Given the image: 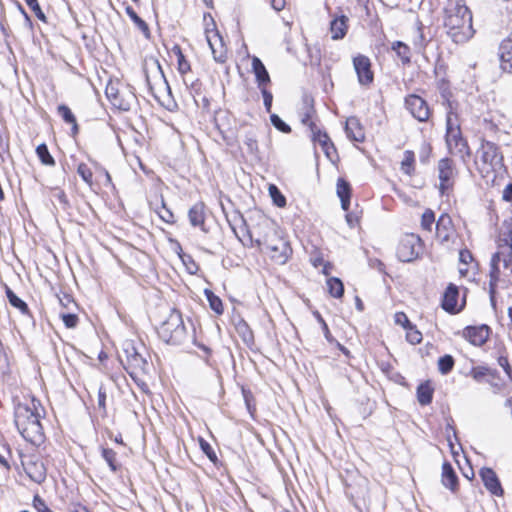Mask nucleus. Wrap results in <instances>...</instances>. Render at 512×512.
Returning <instances> with one entry per match:
<instances>
[{
    "mask_svg": "<svg viewBox=\"0 0 512 512\" xmlns=\"http://www.w3.org/2000/svg\"><path fill=\"white\" fill-rule=\"evenodd\" d=\"M406 108L420 122L427 121L430 116L429 107L424 99L417 95H409L405 99Z\"/></svg>",
    "mask_w": 512,
    "mask_h": 512,
    "instance_id": "9d476101",
    "label": "nucleus"
},
{
    "mask_svg": "<svg viewBox=\"0 0 512 512\" xmlns=\"http://www.w3.org/2000/svg\"><path fill=\"white\" fill-rule=\"evenodd\" d=\"M337 195L341 200V206L343 210H348L350 204V186L343 180L338 179L337 182Z\"/></svg>",
    "mask_w": 512,
    "mask_h": 512,
    "instance_id": "a878e982",
    "label": "nucleus"
},
{
    "mask_svg": "<svg viewBox=\"0 0 512 512\" xmlns=\"http://www.w3.org/2000/svg\"><path fill=\"white\" fill-rule=\"evenodd\" d=\"M252 70L255 74L259 88L265 87L268 83H270V76L264 64L256 56L252 58Z\"/></svg>",
    "mask_w": 512,
    "mask_h": 512,
    "instance_id": "aec40b11",
    "label": "nucleus"
},
{
    "mask_svg": "<svg viewBox=\"0 0 512 512\" xmlns=\"http://www.w3.org/2000/svg\"><path fill=\"white\" fill-rule=\"evenodd\" d=\"M454 235L452 220L449 215L442 214L436 223V236L442 243H448Z\"/></svg>",
    "mask_w": 512,
    "mask_h": 512,
    "instance_id": "ddd939ff",
    "label": "nucleus"
},
{
    "mask_svg": "<svg viewBox=\"0 0 512 512\" xmlns=\"http://www.w3.org/2000/svg\"><path fill=\"white\" fill-rule=\"evenodd\" d=\"M459 259L462 263L468 264L472 260V254L468 250H461L459 253Z\"/></svg>",
    "mask_w": 512,
    "mask_h": 512,
    "instance_id": "864d4df0",
    "label": "nucleus"
},
{
    "mask_svg": "<svg viewBox=\"0 0 512 512\" xmlns=\"http://www.w3.org/2000/svg\"><path fill=\"white\" fill-rule=\"evenodd\" d=\"M503 156L496 144L483 141L477 151L476 165L483 177L494 178V173L501 169Z\"/></svg>",
    "mask_w": 512,
    "mask_h": 512,
    "instance_id": "39448f33",
    "label": "nucleus"
},
{
    "mask_svg": "<svg viewBox=\"0 0 512 512\" xmlns=\"http://www.w3.org/2000/svg\"><path fill=\"white\" fill-rule=\"evenodd\" d=\"M189 221L193 226H199L203 231H205L204 228V204L203 203H196L194 204L188 213Z\"/></svg>",
    "mask_w": 512,
    "mask_h": 512,
    "instance_id": "b1692460",
    "label": "nucleus"
},
{
    "mask_svg": "<svg viewBox=\"0 0 512 512\" xmlns=\"http://www.w3.org/2000/svg\"><path fill=\"white\" fill-rule=\"evenodd\" d=\"M261 90V93H262V96H263V100H264V105L267 109V111H270L271 109V106H272V100H273V96L272 94L266 89V86L265 87H262L260 88Z\"/></svg>",
    "mask_w": 512,
    "mask_h": 512,
    "instance_id": "8fccbe9b",
    "label": "nucleus"
},
{
    "mask_svg": "<svg viewBox=\"0 0 512 512\" xmlns=\"http://www.w3.org/2000/svg\"><path fill=\"white\" fill-rule=\"evenodd\" d=\"M500 67L503 71L512 73V37L504 39L499 46Z\"/></svg>",
    "mask_w": 512,
    "mask_h": 512,
    "instance_id": "2eb2a0df",
    "label": "nucleus"
},
{
    "mask_svg": "<svg viewBox=\"0 0 512 512\" xmlns=\"http://www.w3.org/2000/svg\"><path fill=\"white\" fill-rule=\"evenodd\" d=\"M489 333L487 325L468 326L463 330V337L475 346H482L488 340Z\"/></svg>",
    "mask_w": 512,
    "mask_h": 512,
    "instance_id": "f8f14e48",
    "label": "nucleus"
},
{
    "mask_svg": "<svg viewBox=\"0 0 512 512\" xmlns=\"http://www.w3.org/2000/svg\"><path fill=\"white\" fill-rule=\"evenodd\" d=\"M406 339L413 345L419 344L422 341V333L412 324L406 329Z\"/></svg>",
    "mask_w": 512,
    "mask_h": 512,
    "instance_id": "4c0bfd02",
    "label": "nucleus"
},
{
    "mask_svg": "<svg viewBox=\"0 0 512 512\" xmlns=\"http://www.w3.org/2000/svg\"><path fill=\"white\" fill-rule=\"evenodd\" d=\"M442 483L452 491L456 489L458 484V478L452 466L448 462H445L442 465Z\"/></svg>",
    "mask_w": 512,
    "mask_h": 512,
    "instance_id": "393cba45",
    "label": "nucleus"
},
{
    "mask_svg": "<svg viewBox=\"0 0 512 512\" xmlns=\"http://www.w3.org/2000/svg\"><path fill=\"white\" fill-rule=\"evenodd\" d=\"M438 172L440 180L439 189L441 194H444L445 191L450 187V180L454 175V169L451 160L447 158L441 159L438 163Z\"/></svg>",
    "mask_w": 512,
    "mask_h": 512,
    "instance_id": "4468645a",
    "label": "nucleus"
},
{
    "mask_svg": "<svg viewBox=\"0 0 512 512\" xmlns=\"http://www.w3.org/2000/svg\"><path fill=\"white\" fill-rule=\"evenodd\" d=\"M453 366H454V360H453L452 356H450V355H445V356L441 357L438 361L439 370L443 374H447L448 372H450L452 370Z\"/></svg>",
    "mask_w": 512,
    "mask_h": 512,
    "instance_id": "a19ab883",
    "label": "nucleus"
},
{
    "mask_svg": "<svg viewBox=\"0 0 512 512\" xmlns=\"http://www.w3.org/2000/svg\"><path fill=\"white\" fill-rule=\"evenodd\" d=\"M421 251V239L416 234H406L399 241L397 256L400 261L410 262L416 259Z\"/></svg>",
    "mask_w": 512,
    "mask_h": 512,
    "instance_id": "6e6552de",
    "label": "nucleus"
},
{
    "mask_svg": "<svg viewBox=\"0 0 512 512\" xmlns=\"http://www.w3.org/2000/svg\"><path fill=\"white\" fill-rule=\"evenodd\" d=\"M499 364H500V366H502L505 369L507 374L510 373L509 372L510 366H509L508 360L506 358H500L499 359Z\"/></svg>",
    "mask_w": 512,
    "mask_h": 512,
    "instance_id": "680f3d73",
    "label": "nucleus"
},
{
    "mask_svg": "<svg viewBox=\"0 0 512 512\" xmlns=\"http://www.w3.org/2000/svg\"><path fill=\"white\" fill-rule=\"evenodd\" d=\"M207 42L213 54L215 61L224 63L226 61V49L222 43V39L217 32H213L212 35L207 34Z\"/></svg>",
    "mask_w": 512,
    "mask_h": 512,
    "instance_id": "dca6fc26",
    "label": "nucleus"
},
{
    "mask_svg": "<svg viewBox=\"0 0 512 512\" xmlns=\"http://www.w3.org/2000/svg\"><path fill=\"white\" fill-rule=\"evenodd\" d=\"M106 96L113 106L127 111L130 109L134 96L131 93L122 91L118 82H110L106 86Z\"/></svg>",
    "mask_w": 512,
    "mask_h": 512,
    "instance_id": "1a4fd4ad",
    "label": "nucleus"
},
{
    "mask_svg": "<svg viewBox=\"0 0 512 512\" xmlns=\"http://www.w3.org/2000/svg\"><path fill=\"white\" fill-rule=\"evenodd\" d=\"M60 302L64 306H67L68 304H73L74 305V302L68 296H65L63 299H60Z\"/></svg>",
    "mask_w": 512,
    "mask_h": 512,
    "instance_id": "338daca9",
    "label": "nucleus"
},
{
    "mask_svg": "<svg viewBox=\"0 0 512 512\" xmlns=\"http://www.w3.org/2000/svg\"><path fill=\"white\" fill-rule=\"evenodd\" d=\"M61 318L67 328H74L78 323V317L73 313H62Z\"/></svg>",
    "mask_w": 512,
    "mask_h": 512,
    "instance_id": "49530a36",
    "label": "nucleus"
},
{
    "mask_svg": "<svg viewBox=\"0 0 512 512\" xmlns=\"http://www.w3.org/2000/svg\"><path fill=\"white\" fill-rule=\"evenodd\" d=\"M173 52L177 56L178 71L182 75H185L186 73H188L190 71L189 62L185 59V56L183 55L179 46H175L173 48Z\"/></svg>",
    "mask_w": 512,
    "mask_h": 512,
    "instance_id": "7c9ffc66",
    "label": "nucleus"
},
{
    "mask_svg": "<svg viewBox=\"0 0 512 512\" xmlns=\"http://www.w3.org/2000/svg\"><path fill=\"white\" fill-rule=\"evenodd\" d=\"M328 291L331 296L340 298L344 293V286L339 278L331 277L327 280Z\"/></svg>",
    "mask_w": 512,
    "mask_h": 512,
    "instance_id": "cd10ccee",
    "label": "nucleus"
},
{
    "mask_svg": "<svg viewBox=\"0 0 512 512\" xmlns=\"http://www.w3.org/2000/svg\"><path fill=\"white\" fill-rule=\"evenodd\" d=\"M325 262L324 260L321 258V257H315L313 260H312V264L314 267H319L321 265H323Z\"/></svg>",
    "mask_w": 512,
    "mask_h": 512,
    "instance_id": "69168bd1",
    "label": "nucleus"
},
{
    "mask_svg": "<svg viewBox=\"0 0 512 512\" xmlns=\"http://www.w3.org/2000/svg\"><path fill=\"white\" fill-rule=\"evenodd\" d=\"M128 363L134 370H144L146 366V360L137 352L128 356Z\"/></svg>",
    "mask_w": 512,
    "mask_h": 512,
    "instance_id": "c9c22d12",
    "label": "nucleus"
},
{
    "mask_svg": "<svg viewBox=\"0 0 512 512\" xmlns=\"http://www.w3.org/2000/svg\"><path fill=\"white\" fill-rule=\"evenodd\" d=\"M58 113L63 118V120L65 122L72 124V131H73V133L74 134L77 133L78 125H77V122H76V118L73 115V113L70 110V108L67 107L66 105H60L58 107Z\"/></svg>",
    "mask_w": 512,
    "mask_h": 512,
    "instance_id": "c85d7f7f",
    "label": "nucleus"
},
{
    "mask_svg": "<svg viewBox=\"0 0 512 512\" xmlns=\"http://www.w3.org/2000/svg\"><path fill=\"white\" fill-rule=\"evenodd\" d=\"M392 49L401 58L403 63L410 62V49L405 43L397 41V42L393 43Z\"/></svg>",
    "mask_w": 512,
    "mask_h": 512,
    "instance_id": "c756f323",
    "label": "nucleus"
},
{
    "mask_svg": "<svg viewBox=\"0 0 512 512\" xmlns=\"http://www.w3.org/2000/svg\"><path fill=\"white\" fill-rule=\"evenodd\" d=\"M20 10H21V13L24 15L25 25L28 26L29 28H31V26H32L31 19L29 18L27 13L21 7H20Z\"/></svg>",
    "mask_w": 512,
    "mask_h": 512,
    "instance_id": "0e129e2a",
    "label": "nucleus"
},
{
    "mask_svg": "<svg viewBox=\"0 0 512 512\" xmlns=\"http://www.w3.org/2000/svg\"><path fill=\"white\" fill-rule=\"evenodd\" d=\"M345 131L348 138L353 141L362 142L365 138L364 129L356 117H349L346 120Z\"/></svg>",
    "mask_w": 512,
    "mask_h": 512,
    "instance_id": "a211bd4d",
    "label": "nucleus"
},
{
    "mask_svg": "<svg viewBox=\"0 0 512 512\" xmlns=\"http://www.w3.org/2000/svg\"><path fill=\"white\" fill-rule=\"evenodd\" d=\"M26 4L32 9L35 15L42 21L46 20L44 13L42 12L37 0H28Z\"/></svg>",
    "mask_w": 512,
    "mask_h": 512,
    "instance_id": "09e8293b",
    "label": "nucleus"
},
{
    "mask_svg": "<svg viewBox=\"0 0 512 512\" xmlns=\"http://www.w3.org/2000/svg\"><path fill=\"white\" fill-rule=\"evenodd\" d=\"M502 198L505 201H511L512 200V183L508 184L502 193Z\"/></svg>",
    "mask_w": 512,
    "mask_h": 512,
    "instance_id": "5fc2aeb1",
    "label": "nucleus"
},
{
    "mask_svg": "<svg viewBox=\"0 0 512 512\" xmlns=\"http://www.w3.org/2000/svg\"><path fill=\"white\" fill-rule=\"evenodd\" d=\"M269 195L272 198L273 203L282 208L286 205V198L280 192L276 185L270 184L268 187Z\"/></svg>",
    "mask_w": 512,
    "mask_h": 512,
    "instance_id": "2f4dec72",
    "label": "nucleus"
},
{
    "mask_svg": "<svg viewBox=\"0 0 512 512\" xmlns=\"http://www.w3.org/2000/svg\"><path fill=\"white\" fill-rule=\"evenodd\" d=\"M7 297L9 303L15 308L19 309L21 312L27 311V305L24 301H22L17 295H15L10 289H7Z\"/></svg>",
    "mask_w": 512,
    "mask_h": 512,
    "instance_id": "ea45409f",
    "label": "nucleus"
},
{
    "mask_svg": "<svg viewBox=\"0 0 512 512\" xmlns=\"http://www.w3.org/2000/svg\"><path fill=\"white\" fill-rule=\"evenodd\" d=\"M160 217L167 223L173 221V214L167 209H165L164 213H160Z\"/></svg>",
    "mask_w": 512,
    "mask_h": 512,
    "instance_id": "bf43d9fd",
    "label": "nucleus"
},
{
    "mask_svg": "<svg viewBox=\"0 0 512 512\" xmlns=\"http://www.w3.org/2000/svg\"><path fill=\"white\" fill-rule=\"evenodd\" d=\"M346 221L350 227H354L358 223V217L353 214H347Z\"/></svg>",
    "mask_w": 512,
    "mask_h": 512,
    "instance_id": "13d9d810",
    "label": "nucleus"
},
{
    "mask_svg": "<svg viewBox=\"0 0 512 512\" xmlns=\"http://www.w3.org/2000/svg\"><path fill=\"white\" fill-rule=\"evenodd\" d=\"M249 237L258 247L264 246L270 257L279 264H284L290 255L288 242L279 236L274 223L266 217L248 230Z\"/></svg>",
    "mask_w": 512,
    "mask_h": 512,
    "instance_id": "f257e3e1",
    "label": "nucleus"
},
{
    "mask_svg": "<svg viewBox=\"0 0 512 512\" xmlns=\"http://www.w3.org/2000/svg\"><path fill=\"white\" fill-rule=\"evenodd\" d=\"M487 373V369L484 367H475L470 371V375L476 381H480Z\"/></svg>",
    "mask_w": 512,
    "mask_h": 512,
    "instance_id": "603ef678",
    "label": "nucleus"
},
{
    "mask_svg": "<svg viewBox=\"0 0 512 512\" xmlns=\"http://www.w3.org/2000/svg\"><path fill=\"white\" fill-rule=\"evenodd\" d=\"M444 26L455 43H464L474 35L472 14L463 0H449L445 9Z\"/></svg>",
    "mask_w": 512,
    "mask_h": 512,
    "instance_id": "7ed1b4c3",
    "label": "nucleus"
},
{
    "mask_svg": "<svg viewBox=\"0 0 512 512\" xmlns=\"http://www.w3.org/2000/svg\"><path fill=\"white\" fill-rule=\"evenodd\" d=\"M77 173L79 174V176L83 179V181L86 184H88L89 186H92L93 173H92L91 169L85 163H80L78 165Z\"/></svg>",
    "mask_w": 512,
    "mask_h": 512,
    "instance_id": "58836bf2",
    "label": "nucleus"
},
{
    "mask_svg": "<svg viewBox=\"0 0 512 512\" xmlns=\"http://www.w3.org/2000/svg\"><path fill=\"white\" fill-rule=\"evenodd\" d=\"M347 21L348 18L344 15L335 18L331 21L330 31L333 40L342 39L347 32Z\"/></svg>",
    "mask_w": 512,
    "mask_h": 512,
    "instance_id": "4be33fe9",
    "label": "nucleus"
},
{
    "mask_svg": "<svg viewBox=\"0 0 512 512\" xmlns=\"http://www.w3.org/2000/svg\"><path fill=\"white\" fill-rule=\"evenodd\" d=\"M205 295L209 302L210 308L218 315H221L223 313V304L221 299L209 290L205 291Z\"/></svg>",
    "mask_w": 512,
    "mask_h": 512,
    "instance_id": "72a5a7b5",
    "label": "nucleus"
},
{
    "mask_svg": "<svg viewBox=\"0 0 512 512\" xmlns=\"http://www.w3.org/2000/svg\"><path fill=\"white\" fill-rule=\"evenodd\" d=\"M322 266H323L322 273L324 275L328 276L330 274L331 269H332V264L329 263V262H325Z\"/></svg>",
    "mask_w": 512,
    "mask_h": 512,
    "instance_id": "e2e57ef3",
    "label": "nucleus"
},
{
    "mask_svg": "<svg viewBox=\"0 0 512 512\" xmlns=\"http://www.w3.org/2000/svg\"><path fill=\"white\" fill-rule=\"evenodd\" d=\"M458 289L449 285L444 293L442 306L446 311L454 312L457 309Z\"/></svg>",
    "mask_w": 512,
    "mask_h": 512,
    "instance_id": "5701e85b",
    "label": "nucleus"
},
{
    "mask_svg": "<svg viewBox=\"0 0 512 512\" xmlns=\"http://www.w3.org/2000/svg\"><path fill=\"white\" fill-rule=\"evenodd\" d=\"M353 64L360 84H370L373 81L374 76L371 70L369 58L363 55H358L353 59Z\"/></svg>",
    "mask_w": 512,
    "mask_h": 512,
    "instance_id": "9b49d317",
    "label": "nucleus"
},
{
    "mask_svg": "<svg viewBox=\"0 0 512 512\" xmlns=\"http://www.w3.org/2000/svg\"><path fill=\"white\" fill-rule=\"evenodd\" d=\"M271 5L275 10L281 11L285 6V0H272Z\"/></svg>",
    "mask_w": 512,
    "mask_h": 512,
    "instance_id": "4d7b16f0",
    "label": "nucleus"
},
{
    "mask_svg": "<svg viewBox=\"0 0 512 512\" xmlns=\"http://www.w3.org/2000/svg\"><path fill=\"white\" fill-rule=\"evenodd\" d=\"M69 512H89L86 507L80 504H74L70 508Z\"/></svg>",
    "mask_w": 512,
    "mask_h": 512,
    "instance_id": "052dcab7",
    "label": "nucleus"
},
{
    "mask_svg": "<svg viewBox=\"0 0 512 512\" xmlns=\"http://www.w3.org/2000/svg\"><path fill=\"white\" fill-rule=\"evenodd\" d=\"M41 410L40 402L34 398L19 403L15 408L14 422L19 433L26 441L34 445H39L44 439L40 423Z\"/></svg>",
    "mask_w": 512,
    "mask_h": 512,
    "instance_id": "f03ea898",
    "label": "nucleus"
},
{
    "mask_svg": "<svg viewBox=\"0 0 512 512\" xmlns=\"http://www.w3.org/2000/svg\"><path fill=\"white\" fill-rule=\"evenodd\" d=\"M356 306H357L359 311L363 310V304H362V302H361V300L359 298H356Z\"/></svg>",
    "mask_w": 512,
    "mask_h": 512,
    "instance_id": "774afa93",
    "label": "nucleus"
},
{
    "mask_svg": "<svg viewBox=\"0 0 512 512\" xmlns=\"http://www.w3.org/2000/svg\"><path fill=\"white\" fill-rule=\"evenodd\" d=\"M414 154L411 151H406L401 161V169L405 174L410 175L413 171Z\"/></svg>",
    "mask_w": 512,
    "mask_h": 512,
    "instance_id": "e433bc0d",
    "label": "nucleus"
},
{
    "mask_svg": "<svg viewBox=\"0 0 512 512\" xmlns=\"http://www.w3.org/2000/svg\"><path fill=\"white\" fill-rule=\"evenodd\" d=\"M29 478L36 483H42L46 478V469L41 461H30L25 466Z\"/></svg>",
    "mask_w": 512,
    "mask_h": 512,
    "instance_id": "6ab92c4d",
    "label": "nucleus"
},
{
    "mask_svg": "<svg viewBox=\"0 0 512 512\" xmlns=\"http://www.w3.org/2000/svg\"><path fill=\"white\" fill-rule=\"evenodd\" d=\"M272 124L281 132L289 133L291 131L289 125H287L278 115H271Z\"/></svg>",
    "mask_w": 512,
    "mask_h": 512,
    "instance_id": "a18cd8bd",
    "label": "nucleus"
},
{
    "mask_svg": "<svg viewBox=\"0 0 512 512\" xmlns=\"http://www.w3.org/2000/svg\"><path fill=\"white\" fill-rule=\"evenodd\" d=\"M158 333L167 343H181L185 337V326L180 312L174 309L170 310L167 318L160 324Z\"/></svg>",
    "mask_w": 512,
    "mask_h": 512,
    "instance_id": "423d86ee",
    "label": "nucleus"
},
{
    "mask_svg": "<svg viewBox=\"0 0 512 512\" xmlns=\"http://www.w3.org/2000/svg\"><path fill=\"white\" fill-rule=\"evenodd\" d=\"M37 156L44 165L53 166L55 165L54 158L50 155L48 148L45 144H40L36 148Z\"/></svg>",
    "mask_w": 512,
    "mask_h": 512,
    "instance_id": "473e14b6",
    "label": "nucleus"
},
{
    "mask_svg": "<svg viewBox=\"0 0 512 512\" xmlns=\"http://www.w3.org/2000/svg\"><path fill=\"white\" fill-rule=\"evenodd\" d=\"M512 220L504 221L499 233L497 252L491 260V285L501 278L509 281L512 277Z\"/></svg>",
    "mask_w": 512,
    "mask_h": 512,
    "instance_id": "20e7f679",
    "label": "nucleus"
},
{
    "mask_svg": "<svg viewBox=\"0 0 512 512\" xmlns=\"http://www.w3.org/2000/svg\"><path fill=\"white\" fill-rule=\"evenodd\" d=\"M433 396V388L428 382L422 383L417 388V399L421 405L431 403Z\"/></svg>",
    "mask_w": 512,
    "mask_h": 512,
    "instance_id": "bb28decb",
    "label": "nucleus"
},
{
    "mask_svg": "<svg viewBox=\"0 0 512 512\" xmlns=\"http://www.w3.org/2000/svg\"><path fill=\"white\" fill-rule=\"evenodd\" d=\"M318 318H319V321L322 324L324 335H325L326 339L331 342L332 341V337H331V334H330V331H329V328H328L326 322L320 316Z\"/></svg>",
    "mask_w": 512,
    "mask_h": 512,
    "instance_id": "6e6d98bb",
    "label": "nucleus"
},
{
    "mask_svg": "<svg viewBox=\"0 0 512 512\" xmlns=\"http://www.w3.org/2000/svg\"><path fill=\"white\" fill-rule=\"evenodd\" d=\"M480 476L485 487L494 495H501L503 493L500 482L495 472L490 468H483L480 471Z\"/></svg>",
    "mask_w": 512,
    "mask_h": 512,
    "instance_id": "f3484780",
    "label": "nucleus"
},
{
    "mask_svg": "<svg viewBox=\"0 0 512 512\" xmlns=\"http://www.w3.org/2000/svg\"><path fill=\"white\" fill-rule=\"evenodd\" d=\"M102 456L105 459V461L108 463L111 470L116 471V469H117L116 464H115L116 453L112 449L105 448L102 450Z\"/></svg>",
    "mask_w": 512,
    "mask_h": 512,
    "instance_id": "37998d69",
    "label": "nucleus"
},
{
    "mask_svg": "<svg viewBox=\"0 0 512 512\" xmlns=\"http://www.w3.org/2000/svg\"><path fill=\"white\" fill-rule=\"evenodd\" d=\"M311 132L313 141L317 142L321 146L324 153L330 157V150H333L334 146L329 136L325 132L319 130L314 124H311Z\"/></svg>",
    "mask_w": 512,
    "mask_h": 512,
    "instance_id": "412c9836",
    "label": "nucleus"
},
{
    "mask_svg": "<svg viewBox=\"0 0 512 512\" xmlns=\"http://www.w3.org/2000/svg\"><path fill=\"white\" fill-rule=\"evenodd\" d=\"M200 447L202 451L209 457L210 460L215 461L217 459L215 452L211 448L210 444L207 443L204 439L200 438L199 440Z\"/></svg>",
    "mask_w": 512,
    "mask_h": 512,
    "instance_id": "de8ad7c7",
    "label": "nucleus"
},
{
    "mask_svg": "<svg viewBox=\"0 0 512 512\" xmlns=\"http://www.w3.org/2000/svg\"><path fill=\"white\" fill-rule=\"evenodd\" d=\"M394 323L403 327L405 330L408 329L412 323L409 321L407 315L404 312H397L394 315Z\"/></svg>",
    "mask_w": 512,
    "mask_h": 512,
    "instance_id": "c03bdc74",
    "label": "nucleus"
},
{
    "mask_svg": "<svg viewBox=\"0 0 512 512\" xmlns=\"http://www.w3.org/2000/svg\"><path fill=\"white\" fill-rule=\"evenodd\" d=\"M127 14L130 16V18L137 24V26L144 32L148 33L149 29L147 24L136 14V12L131 8H126Z\"/></svg>",
    "mask_w": 512,
    "mask_h": 512,
    "instance_id": "79ce46f5",
    "label": "nucleus"
},
{
    "mask_svg": "<svg viewBox=\"0 0 512 512\" xmlns=\"http://www.w3.org/2000/svg\"><path fill=\"white\" fill-rule=\"evenodd\" d=\"M33 505L38 512H53L39 496L34 497Z\"/></svg>",
    "mask_w": 512,
    "mask_h": 512,
    "instance_id": "3c124183",
    "label": "nucleus"
},
{
    "mask_svg": "<svg viewBox=\"0 0 512 512\" xmlns=\"http://www.w3.org/2000/svg\"><path fill=\"white\" fill-rule=\"evenodd\" d=\"M446 143L451 154L457 155L462 159L469 156V147L462 138L460 129L453 121L451 113L447 116Z\"/></svg>",
    "mask_w": 512,
    "mask_h": 512,
    "instance_id": "0eeeda50",
    "label": "nucleus"
},
{
    "mask_svg": "<svg viewBox=\"0 0 512 512\" xmlns=\"http://www.w3.org/2000/svg\"><path fill=\"white\" fill-rule=\"evenodd\" d=\"M435 222L434 212L430 209L424 211L421 217V227L427 232H432V227Z\"/></svg>",
    "mask_w": 512,
    "mask_h": 512,
    "instance_id": "f704fd0d",
    "label": "nucleus"
}]
</instances>
